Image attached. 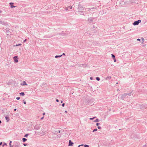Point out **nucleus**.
<instances>
[{"label":"nucleus","mask_w":147,"mask_h":147,"mask_svg":"<svg viewBox=\"0 0 147 147\" xmlns=\"http://www.w3.org/2000/svg\"><path fill=\"white\" fill-rule=\"evenodd\" d=\"M140 107L141 109H144L147 108V105L145 104H144L140 105Z\"/></svg>","instance_id":"obj_1"},{"label":"nucleus","mask_w":147,"mask_h":147,"mask_svg":"<svg viewBox=\"0 0 147 147\" xmlns=\"http://www.w3.org/2000/svg\"><path fill=\"white\" fill-rule=\"evenodd\" d=\"M121 98L124 100H125L126 98H127L128 96L126 93H125L124 94H122L121 96Z\"/></svg>","instance_id":"obj_2"},{"label":"nucleus","mask_w":147,"mask_h":147,"mask_svg":"<svg viewBox=\"0 0 147 147\" xmlns=\"http://www.w3.org/2000/svg\"><path fill=\"white\" fill-rule=\"evenodd\" d=\"M141 21L140 20H139L137 21H135L133 23V24L134 25H138L140 23Z\"/></svg>","instance_id":"obj_3"},{"label":"nucleus","mask_w":147,"mask_h":147,"mask_svg":"<svg viewBox=\"0 0 147 147\" xmlns=\"http://www.w3.org/2000/svg\"><path fill=\"white\" fill-rule=\"evenodd\" d=\"M96 7H94L91 8H86V11H91V10L93 9H96Z\"/></svg>","instance_id":"obj_4"},{"label":"nucleus","mask_w":147,"mask_h":147,"mask_svg":"<svg viewBox=\"0 0 147 147\" xmlns=\"http://www.w3.org/2000/svg\"><path fill=\"white\" fill-rule=\"evenodd\" d=\"M0 24H1L3 25H7V22L3 21L2 20L0 19Z\"/></svg>","instance_id":"obj_5"},{"label":"nucleus","mask_w":147,"mask_h":147,"mask_svg":"<svg viewBox=\"0 0 147 147\" xmlns=\"http://www.w3.org/2000/svg\"><path fill=\"white\" fill-rule=\"evenodd\" d=\"M78 9L79 10V11L83 10L84 9V8L82 7V6L80 5H78Z\"/></svg>","instance_id":"obj_6"},{"label":"nucleus","mask_w":147,"mask_h":147,"mask_svg":"<svg viewBox=\"0 0 147 147\" xmlns=\"http://www.w3.org/2000/svg\"><path fill=\"white\" fill-rule=\"evenodd\" d=\"M14 61L15 62L17 63L18 62V57L17 56H15L13 57Z\"/></svg>","instance_id":"obj_7"},{"label":"nucleus","mask_w":147,"mask_h":147,"mask_svg":"<svg viewBox=\"0 0 147 147\" xmlns=\"http://www.w3.org/2000/svg\"><path fill=\"white\" fill-rule=\"evenodd\" d=\"M61 132L60 130L59 131H54L53 132V133L54 134H57L58 133H60Z\"/></svg>","instance_id":"obj_8"},{"label":"nucleus","mask_w":147,"mask_h":147,"mask_svg":"<svg viewBox=\"0 0 147 147\" xmlns=\"http://www.w3.org/2000/svg\"><path fill=\"white\" fill-rule=\"evenodd\" d=\"M94 19V18H88V21L90 22H91L93 21V20Z\"/></svg>","instance_id":"obj_9"},{"label":"nucleus","mask_w":147,"mask_h":147,"mask_svg":"<svg viewBox=\"0 0 147 147\" xmlns=\"http://www.w3.org/2000/svg\"><path fill=\"white\" fill-rule=\"evenodd\" d=\"M74 143L71 142V140H69V146H72Z\"/></svg>","instance_id":"obj_10"},{"label":"nucleus","mask_w":147,"mask_h":147,"mask_svg":"<svg viewBox=\"0 0 147 147\" xmlns=\"http://www.w3.org/2000/svg\"><path fill=\"white\" fill-rule=\"evenodd\" d=\"M9 4L11 5V7L12 8H14L16 7V6L13 5H13L14 4L13 3L11 2Z\"/></svg>","instance_id":"obj_11"},{"label":"nucleus","mask_w":147,"mask_h":147,"mask_svg":"<svg viewBox=\"0 0 147 147\" xmlns=\"http://www.w3.org/2000/svg\"><path fill=\"white\" fill-rule=\"evenodd\" d=\"M79 11V12H80V13L81 15H83L84 16H86V13L85 14H84V11Z\"/></svg>","instance_id":"obj_12"},{"label":"nucleus","mask_w":147,"mask_h":147,"mask_svg":"<svg viewBox=\"0 0 147 147\" xmlns=\"http://www.w3.org/2000/svg\"><path fill=\"white\" fill-rule=\"evenodd\" d=\"M131 1L132 3H138V0H131Z\"/></svg>","instance_id":"obj_13"},{"label":"nucleus","mask_w":147,"mask_h":147,"mask_svg":"<svg viewBox=\"0 0 147 147\" xmlns=\"http://www.w3.org/2000/svg\"><path fill=\"white\" fill-rule=\"evenodd\" d=\"M127 93V96H131L132 94L131 93V92H129V93Z\"/></svg>","instance_id":"obj_14"},{"label":"nucleus","mask_w":147,"mask_h":147,"mask_svg":"<svg viewBox=\"0 0 147 147\" xmlns=\"http://www.w3.org/2000/svg\"><path fill=\"white\" fill-rule=\"evenodd\" d=\"M5 119L7 120V122H8V121H9V117H8L7 116H6L5 117Z\"/></svg>","instance_id":"obj_15"},{"label":"nucleus","mask_w":147,"mask_h":147,"mask_svg":"<svg viewBox=\"0 0 147 147\" xmlns=\"http://www.w3.org/2000/svg\"><path fill=\"white\" fill-rule=\"evenodd\" d=\"M22 85L23 86L25 85H27L26 84V83L25 81H24L22 83Z\"/></svg>","instance_id":"obj_16"},{"label":"nucleus","mask_w":147,"mask_h":147,"mask_svg":"<svg viewBox=\"0 0 147 147\" xmlns=\"http://www.w3.org/2000/svg\"><path fill=\"white\" fill-rule=\"evenodd\" d=\"M22 140H23V142H26L27 140L25 138H22Z\"/></svg>","instance_id":"obj_17"},{"label":"nucleus","mask_w":147,"mask_h":147,"mask_svg":"<svg viewBox=\"0 0 147 147\" xmlns=\"http://www.w3.org/2000/svg\"><path fill=\"white\" fill-rule=\"evenodd\" d=\"M111 78V76H108L106 78V80H110Z\"/></svg>","instance_id":"obj_18"},{"label":"nucleus","mask_w":147,"mask_h":147,"mask_svg":"<svg viewBox=\"0 0 147 147\" xmlns=\"http://www.w3.org/2000/svg\"><path fill=\"white\" fill-rule=\"evenodd\" d=\"M20 94L22 96H24L25 95L24 93V92H22L20 93Z\"/></svg>","instance_id":"obj_19"},{"label":"nucleus","mask_w":147,"mask_h":147,"mask_svg":"<svg viewBox=\"0 0 147 147\" xmlns=\"http://www.w3.org/2000/svg\"><path fill=\"white\" fill-rule=\"evenodd\" d=\"M62 55H56L55 56V58H57L58 57H60L62 56Z\"/></svg>","instance_id":"obj_20"},{"label":"nucleus","mask_w":147,"mask_h":147,"mask_svg":"<svg viewBox=\"0 0 147 147\" xmlns=\"http://www.w3.org/2000/svg\"><path fill=\"white\" fill-rule=\"evenodd\" d=\"M111 56H112V58H113V59L115 58V55H113V54H111Z\"/></svg>","instance_id":"obj_21"},{"label":"nucleus","mask_w":147,"mask_h":147,"mask_svg":"<svg viewBox=\"0 0 147 147\" xmlns=\"http://www.w3.org/2000/svg\"><path fill=\"white\" fill-rule=\"evenodd\" d=\"M94 121L95 122H98L99 121V120L98 119H96V120H94Z\"/></svg>","instance_id":"obj_22"},{"label":"nucleus","mask_w":147,"mask_h":147,"mask_svg":"<svg viewBox=\"0 0 147 147\" xmlns=\"http://www.w3.org/2000/svg\"><path fill=\"white\" fill-rule=\"evenodd\" d=\"M96 79L98 81H99L100 80V78L99 77H96Z\"/></svg>","instance_id":"obj_23"},{"label":"nucleus","mask_w":147,"mask_h":147,"mask_svg":"<svg viewBox=\"0 0 147 147\" xmlns=\"http://www.w3.org/2000/svg\"><path fill=\"white\" fill-rule=\"evenodd\" d=\"M28 135L29 134H26L24 136V137H27Z\"/></svg>","instance_id":"obj_24"},{"label":"nucleus","mask_w":147,"mask_h":147,"mask_svg":"<svg viewBox=\"0 0 147 147\" xmlns=\"http://www.w3.org/2000/svg\"><path fill=\"white\" fill-rule=\"evenodd\" d=\"M96 117H93V118H90L89 119L90 120H93V119H94V118H95Z\"/></svg>","instance_id":"obj_25"},{"label":"nucleus","mask_w":147,"mask_h":147,"mask_svg":"<svg viewBox=\"0 0 147 147\" xmlns=\"http://www.w3.org/2000/svg\"><path fill=\"white\" fill-rule=\"evenodd\" d=\"M97 129H94L93 130V132H94L97 131Z\"/></svg>","instance_id":"obj_26"},{"label":"nucleus","mask_w":147,"mask_h":147,"mask_svg":"<svg viewBox=\"0 0 147 147\" xmlns=\"http://www.w3.org/2000/svg\"><path fill=\"white\" fill-rule=\"evenodd\" d=\"M5 145H6V146L7 145V144L6 143H4V144L2 146L3 147Z\"/></svg>","instance_id":"obj_27"},{"label":"nucleus","mask_w":147,"mask_h":147,"mask_svg":"<svg viewBox=\"0 0 147 147\" xmlns=\"http://www.w3.org/2000/svg\"><path fill=\"white\" fill-rule=\"evenodd\" d=\"M84 147H89V146L88 145L86 144L84 145Z\"/></svg>","instance_id":"obj_28"},{"label":"nucleus","mask_w":147,"mask_h":147,"mask_svg":"<svg viewBox=\"0 0 147 147\" xmlns=\"http://www.w3.org/2000/svg\"><path fill=\"white\" fill-rule=\"evenodd\" d=\"M21 45V44H17L16 45V46H20V45Z\"/></svg>","instance_id":"obj_29"},{"label":"nucleus","mask_w":147,"mask_h":147,"mask_svg":"<svg viewBox=\"0 0 147 147\" xmlns=\"http://www.w3.org/2000/svg\"><path fill=\"white\" fill-rule=\"evenodd\" d=\"M20 97H17L16 98V99L17 100H19L20 99Z\"/></svg>","instance_id":"obj_30"},{"label":"nucleus","mask_w":147,"mask_h":147,"mask_svg":"<svg viewBox=\"0 0 147 147\" xmlns=\"http://www.w3.org/2000/svg\"><path fill=\"white\" fill-rule=\"evenodd\" d=\"M11 141H10V143H9V146H10V147H11Z\"/></svg>","instance_id":"obj_31"},{"label":"nucleus","mask_w":147,"mask_h":147,"mask_svg":"<svg viewBox=\"0 0 147 147\" xmlns=\"http://www.w3.org/2000/svg\"><path fill=\"white\" fill-rule=\"evenodd\" d=\"M98 128L99 129H101V127L100 126H98Z\"/></svg>","instance_id":"obj_32"},{"label":"nucleus","mask_w":147,"mask_h":147,"mask_svg":"<svg viewBox=\"0 0 147 147\" xmlns=\"http://www.w3.org/2000/svg\"><path fill=\"white\" fill-rule=\"evenodd\" d=\"M100 124V123H97L96 124V125L97 126H98V125H99Z\"/></svg>","instance_id":"obj_33"},{"label":"nucleus","mask_w":147,"mask_h":147,"mask_svg":"<svg viewBox=\"0 0 147 147\" xmlns=\"http://www.w3.org/2000/svg\"><path fill=\"white\" fill-rule=\"evenodd\" d=\"M68 7L71 9H72V7L71 6H69Z\"/></svg>","instance_id":"obj_34"},{"label":"nucleus","mask_w":147,"mask_h":147,"mask_svg":"<svg viewBox=\"0 0 147 147\" xmlns=\"http://www.w3.org/2000/svg\"><path fill=\"white\" fill-rule=\"evenodd\" d=\"M65 103H63L62 105V106L63 107H64L65 106Z\"/></svg>","instance_id":"obj_35"},{"label":"nucleus","mask_w":147,"mask_h":147,"mask_svg":"<svg viewBox=\"0 0 147 147\" xmlns=\"http://www.w3.org/2000/svg\"><path fill=\"white\" fill-rule=\"evenodd\" d=\"M65 9L66 10H68V7H66V8H65Z\"/></svg>","instance_id":"obj_36"},{"label":"nucleus","mask_w":147,"mask_h":147,"mask_svg":"<svg viewBox=\"0 0 147 147\" xmlns=\"http://www.w3.org/2000/svg\"><path fill=\"white\" fill-rule=\"evenodd\" d=\"M82 66L83 67H85L86 66V65H82Z\"/></svg>","instance_id":"obj_37"},{"label":"nucleus","mask_w":147,"mask_h":147,"mask_svg":"<svg viewBox=\"0 0 147 147\" xmlns=\"http://www.w3.org/2000/svg\"><path fill=\"white\" fill-rule=\"evenodd\" d=\"M44 118V116H43V117H41V118H40V119L41 120H42Z\"/></svg>","instance_id":"obj_38"},{"label":"nucleus","mask_w":147,"mask_h":147,"mask_svg":"<svg viewBox=\"0 0 147 147\" xmlns=\"http://www.w3.org/2000/svg\"><path fill=\"white\" fill-rule=\"evenodd\" d=\"M137 40L140 41V39L139 38H138Z\"/></svg>","instance_id":"obj_39"},{"label":"nucleus","mask_w":147,"mask_h":147,"mask_svg":"<svg viewBox=\"0 0 147 147\" xmlns=\"http://www.w3.org/2000/svg\"><path fill=\"white\" fill-rule=\"evenodd\" d=\"M114 59V61L115 62H116V59H115H115Z\"/></svg>","instance_id":"obj_40"},{"label":"nucleus","mask_w":147,"mask_h":147,"mask_svg":"<svg viewBox=\"0 0 147 147\" xmlns=\"http://www.w3.org/2000/svg\"><path fill=\"white\" fill-rule=\"evenodd\" d=\"M90 79L91 80H92V79H93V78H92V77H90Z\"/></svg>","instance_id":"obj_41"},{"label":"nucleus","mask_w":147,"mask_h":147,"mask_svg":"<svg viewBox=\"0 0 147 147\" xmlns=\"http://www.w3.org/2000/svg\"><path fill=\"white\" fill-rule=\"evenodd\" d=\"M56 101L57 102H58L59 101V100L58 99H57L56 100Z\"/></svg>","instance_id":"obj_42"},{"label":"nucleus","mask_w":147,"mask_h":147,"mask_svg":"<svg viewBox=\"0 0 147 147\" xmlns=\"http://www.w3.org/2000/svg\"><path fill=\"white\" fill-rule=\"evenodd\" d=\"M27 40L26 39H25L24 41V42H25Z\"/></svg>","instance_id":"obj_43"},{"label":"nucleus","mask_w":147,"mask_h":147,"mask_svg":"<svg viewBox=\"0 0 147 147\" xmlns=\"http://www.w3.org/2000/svg\"><path fill=\"white\" fill-rule=\"evenodd\" d=\"M24 104H26V101H24Z\"/></svg>","instance_id":"obj_44"},{"label":"nucleus","mask_w":147,"mask_h":147,"mask_svg":"<svg viewBox=\"0 0 147 147\" xmlns=\"http://www.w3.org/2000/svg\"><path fill=\"white\" fill-rule=\"evenodd\" d=\"M41 134H42V135H44V133H41Z\"/></svg>","instance_id":"obj_45"},{"label":"nucleus","mask_w":147,"mask_h":147,"mask_svg":"<svg viewBox=\"0 0 147 147\" xmlns=\"http://www.w3.org/2000/svg\"><path fill=\"white\" fill-rule=\"evenodd\" d=\"M83 145H84L83 144H82V145H79V146H78V147H80V146H83Z\"/></svg>","instance_id":"obj_46"},{"label":"nucleus","mask_w":147,"mask_h":147,"mask_svg":"<svg viewBox=\"0 0 147 147\" xmlns=\"http://www.w3.org/2000/svg\"><path fill=\"white\" fill-rule=\"evenodd\" d=\"M23 145L24 146H26V144H23Z\"/></svg>","instance_id":"obj_47"},{"label":"nucleus","mask_w":147,"mask_h":147,"mask_svg":"<svg viewBox=\"0 0 147 147\" xmlns=\"http://www.w3.org/2000/svg\"><path fill=\"white\" fill-rule=\"evenodd\" d=\"M2 144V142H0V145H1Z\"/></svg>","instance_id":"obj_48"},{"label":"nucleus","mask_w":147,"mask_h":147,"mask_svg":"<svg viewBox=\"0 0 147 147\" xmlns=\"http://www.w3.org/2000/svg\"><path fill=\"white\" fill-rule=\"evenodd\" d=\"M16 109H15L14 110V111H16Z\"/></svg>","instance_id":"obj_49"},{"label":"nucleus","mask_w":147,"mask_h":147,"mask_svg":"<svg viewBox=\"0 0 147 147\" xmlns=\"http://www.w3.org/2000/svg\"><path fill=\"white\" fill-rule=\"evenodd\" d=\"M45 113H43V115H45Z\"/></svg>","instance_id":"obj_50"},{"label":"nucleus","mask_w":147,"mask_h":147,"mask_svg":"<svg viewBox=\"0 0 147 147\" xmlns=\"http://www.w3.org/2000/svg\"><path fill=\"white\" fill-rule=\"evenodd\" d=\"M1 123V120H0V124Z\"/></svg>","instance_id":"obj_51"},{"label":"nucleus","mask_w":147,"mask_h":147,"mask_svg":"<svg viewBox=\"0 0 147 147\" xmlns=\"http://www.w3.org/2000/svg\"><path fill=\"white\" fill-rule=\"evenodd\" d=\"M65 113H67V111H65Z\"/></svg>","instance_id":"obj_52"},{"label":"nucleus","mask_w":147,"mask_h":147,"mask_svg":"<svg viewBox=\"0 0 147 147\" xmlns=\"http://www.w3.org/2000/svg\"><path fill=\"white\" fill-rule=\"evenodd\" d=\"M61 103H62L63 102V101H62H62H61Z\"/></svg>","instance_id":"obj_53"},{"label":"nucleus","mask_w":147,"mask_h":147,"mask_svg":"<svg viewBox=\"0 0 147 147\" xmlns=\"http://www.w3.org/2000/svg\"><path fill=\"white\" fill-rule=\"evenodd\" d=\"M63 55H65V54L64 53H63Z\"/></svg>","instance_id":"obj_54"},{"label":"nucleus","mask_w":147,"mask_h":147,"mask_svg":"<svg viewBox=\"0 0 147 147\" xmlns=\"http://www.w3.org/2000/svg\"><path fill=\"white\" fill-rule=\"evenodd\" d=\"M142 39V40H143V41H144V38H143Z\"/></svg>","instance_id":"obj_55"},{"label":"nucleus","mask_w":147,"mask_h":147,"mask_svg":"<svg viewBox=\"0 0 147 147\" xmlns=\"http://www.w3.org/2000/svg\"><path fill=\"white\" fill-rule=\"evenodd\" d=\"M0 12H1V11H0Z\"/></svg>","instance_id":"obj_56"},{"label":"nucleus","mask_w":147,"mask_h":147,"mask_svg":"<svg viewBox=\"0 0 147 147\" xmlns=\"http://www.w3.org/2000/svg\"><path fill=\"white\" fill-rule=\"evenodd\" d=\"M118 84V83L117 82V83H116V84Z\"/></svg>","instance_id":"obj_57"}]
</instances>
